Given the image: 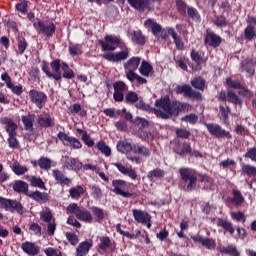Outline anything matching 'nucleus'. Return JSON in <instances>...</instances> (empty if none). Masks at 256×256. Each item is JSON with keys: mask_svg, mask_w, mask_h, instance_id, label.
Here are the masks:
<instances>
[{"mask_svg": "<svg viewBox=\"0 0 256 256\" xmlns=\"http://www.w3.org/2000/svg\"><path fill=\"white\" fill-rule=\"evenodd\" d=\"M21 249L26 253V255L35 256L39 255V246L35 245L33 242H23L21 244Z\"/></svg>", "mask_w": 256, "mask_h": 256, "instance_id": "bb28decb", "label": "nucleus"}, {"mask_svg": "<svg viewBox=\"0 0 256 256\" xmlns=\"http://www.w3.org/2000/svg\"><path fill=\"white\" fill-rule=\"evenodd\" d=\"M92 213L95 215L96 221H98V223H101L103 219H105V212L99 207H92Z\"/></svg>", "mask_w": 256, "mask_h": 256, "instance_id": "0e129e2a", "label": "nucleus"}, {"mask_svg": "<svg viewBox=\"0 0 256 256\" xmlns=\"http://www.w3.org/2000/svg\"><path fill=\"white\" fill-rule=\"evenodd\" d=\"M180 121L184 123H190V125H196L197 121H199V116L195 113H191L188 115L183 116Z\"/></svg>", "mask_w": 256, "mask_h": 256, "instance_id": "13d9d810", "label": "nucleus"}, {"mask_svg": "<svg viewBox=\"0 0 256 256\" xmlns=\"http://www.w3.org/2000/svg\"><path fill=\"white\" fill-rule=\"evenodd\" d=\"M175 93L176 95H183L186 99H192V101H203V94L194 90L189 84L176 86Z\"/></svg>", "mask_w": 256, "mask_h": 256, "instance_id": "423d86ee", "label": "nucleus"}, {"mask_svg": "<svg viewBox=\"0 0 256 256\" xmlns=\"http://www.w3.org/2000/svg\"><path fill=\"white\" fill-rule=\"evenodd\" d=\"M232 198L230 199V203H233L236 207H241L243 203L245 202V197H243V194H241V191L238 189H233L232 190Z\"/></svg>", "mask_w": 256, "mask_h": 256, "instance_id": "72a5a7b5", "label": "nucleus"}, {"mask_svg": "<svg viewBox=\"0 0 256 256\" xmlns=\"http://www.w3.org/2000/svg\"><path fill=\"white\" fill-rule=\"evenodd\" d=\"M111 165L113 167H116L119 171V173H121L122 175H127V177H130V179H133L135 181V179H137V171H135V169H133L132 167H127L125 165H123V163L121 162H113L111 163Z\"/></svg>", "mask_w": 256, "mask_h": 256, "instance_id": "6ab92c4d", "label": "nucleus"}, {"mask_svg": "<svg viewBox=\"0 0 256 256\" xmlns=\"http://www.w3.org/2000/svg\"><path fill=\"white\" fill-rule=\"evenodd\" d=\"M191 109H193V106L191 104L181 102L179 100H174L165 112H161V119H171V117H179L180 113H185V111H191Z\"/></svg>", "mask_w": 256, "mask_h": 256, "instance_id": "39448f33", "label": "nucleus"}, {"mask_svg": "<svg viewBox=\"0 0 256 256\" xmlns=\"http://www.w3.org/2000/svg\"><path fill=\"white\" fill-rule=\"evenodd\" d=\"M93 247V240H85L81 242L78 247L76 248V255L75 256H87L89 255V251Z\"/></svg>", "mask_w": 256, "mask_h": 256, "instance_id": "393cba45", "label": "nucleus"}, {"mask_svg": "<svg viewBox=\"0 0 256 256\" xmlns=\"http://www.w3.org/2000/svg\"><path fill=\"white\" fill-rule=\"evenodd\" d=\"M140 64L141 58L132 57L124 64V69L125 71H136V69H139Z\"/></svg>", "mask_w": 256, "mask_h": 256, "instance_id": "f704fd0d", "label": "nucleus"}, {"mask_svg": "<svg viewBox=\"0 0 256 256\" xmlns=\"http://www.w3.org/2000/svg\"><path fill=\"white\" fill-rule=\"evenodd\" d=\"M40 219L41 221H43V223H51V221H53V212L51 211V209L46 208L45 210H43L42 212H40Z\"/></svg>", "mask_w": 256, "mask_h": 256, "instance_id": "603ef678", "label": "nucleus"}, {"mask_svg": "<svg viewBox=\"0 0 256 256\" xmlns=\"http://www.w3.org/2000/svg\"><path fill=\"white\" fill-rule=\"evenodd\" d=\"M205 127L216 139H233V135L230 131L225 130L221 125L217 123H206Z\"/></svg>", "mask_w": 256, "mask_h": 256, "instance_id": "0eeeda50", "label": "nucleus"}, {"mask_svg": "<svg viewBox=\"0 0 256 256\" xmlns=\"http://www.w3.org/2000/svg\"><path fill=\"white\" fill-rule=\"evenodd\" d=\"M144 27H146V29H150L154 37H159V33H161V25L152 21L151 19H147L144 22Z\"/></svg>", "mask_w": 256, "mask_h": 256, "instance_id": "7c9ffc66", "label": "nucleus"}, {"mask_svg": "<svg viewBox=\"0 0 256 256\" xmlns=\"http://www.w3.org/2000/svg\"><path fill=\"white\" fill-rule=\"evenodd\" d=\"M117 151H119V153H130V151H133V146L131 145V143L127 142V141H118L117 145H116Z\"/></svg>", "mask_w": 256, "mask_h": 256, "instance_id": "37998d69", "label": "nucleus"}, {"mask_svg": "<svg viewBox=\"0 0 256 256\" xmlns=\"http://www.w3.org/2000/svg\"><path fill=\"white\" fill-rule=\"evenodd\" d=\"M180 184L179 187L183 191L191 192L197 187V174L191 168H180Z\"/></svg>", "mask_w": 256, "mask_h": 256, "instance_id": "20e7f679", "label": "nucleus"}, {"mask_svg": "<svg viewBox=\"0 0 256 256\" xmlns=\"http://www.w3.org/2000/svg\"><path fill=\"white\" fill-rule=\"evenodd\" d=\"M99 244L97 245L99 253L103 251L104 253H107V249H111L113 246V243H111V238L109 236H102L99 238Z\"/></svg>", "mask_w": 256, "mask_h": 256, "instance_id": "2f4dec72", "label": "nucleus"}, {"mask_svg": "<svg viewBox=\"0 0 256 256\" xmlns=\"http://www.w3.org/2000/svg\"><path fill=\"white\" fill-rule=\"evenodd\" d=\"M192 241L194 243H201L202 247H206V249H215L217 247V243L213 238H203L202 236H191Z\"/></svg>", "mask_w": 256, "mask_h": 256, "instance_id": "b1692460", "label": "nucleus"}, {"mask_svg": "<svg viewBox=\"0 0 256 256\" xmlns=\"http://www.w3.org/2000/svg\"><path fill=\"white\" fill-rule=\"evenodd\" d=\"M141 75H144V77H149V73L153 71V67L149 62L143 60L139 69Z\"/></svg>", "mask_w": 256, "mask_h": 256, "instance_id": "5fc2aeb1", "label": "nucleus"}, {"mask_svg": "<svg viewBox=\"0 0 256 256\" xmlns=\"http://www.w3.org/2000/svg\"><path fill=\"white\" fill-rule=\"evenodd\" d=\"M229 115H231V107H229L228 105L226 106L220 105L219 119L220 121H222L223 125H225L226 127H229V125H231V122H229Z\"/></svg>", "mask_w": 256, "mask_h": 256, "instance_id": "a878e982", "label": "nucleus"}, {"mask_svg": "<svg viewBox=\"0 0 256 256\" xmlns=\"http://www.w3.org/2000/svg\"><path fill=\"white\" fill-rule=\"evenodd\" d=\"M190 83L197 91H205V87H207V81L201 76L195 77Z\"/></svg>", "mask_w": 256, "mask_h": 256, "instance_id": "c9c22d12", "label": "nucleus"}, {"mask_svg": "<svg viewBox=\"0 0 256 256\" xmlns=\"http://www.w3.org/2000/svg\"><path fill=\"white\" fill-rule=\"evenodd\" d=\"M33 27L39 35H45V37H48V39H51V37L55 35V31L57 29V26H55V23H51L50 25H45V22L39 19L33 23Z\"/></svg>", "mask_w": 256, "mask_h": 256, "instance_id": "6e6552de", "label": "nucleus"}, {"mask_svg": "<svg viewBox=\"0 0 256 256\" xmlns=\"http://www.w3.org/2000/svg\"><path fill=\"white\" fill-rule=\"evenodd\" d=\"M98 43L102 51H110L102 55L103 59L106 61H109L110 63H121L129 59V48L125 46V42L121 40V36L107 34L104 37V40H99ZM118 47L123 50L113 52Z\"/></svg>", "mask_w": 256, "mask_h": 256, "instance_id": "f257e3e1", "label": "nucleus"}, {"mask_svg": "<svg viewBox=\"0 0 256 256\" xmlns=\"http://www.w3.org/2000/svg\"><path fill=\"white\" fill-rule=\"evenodd\" d=\"M57 137L65 147H71V149H81L83 147V144L79 139L73 136H68L67 133L63 131L58 132Z\"/></svg>", "mask_w": 256, "mask_h": 256, "instance_id": "f8f14e48", "label": "nucleus"}, {"mask_svg": "<svg viewBox=\"0 0 256 256\" xmlns=\"http://www.w3.org/2000/svg\"><path fill=\"white\" fill-rule=\"evenodd\" d=\"M28 197L33 199V201H36V203H47V201H49V194L39 190L30 192Z\"/></svg>", "mask_w": 256, "mask_h": 256, "instance_id": "c85d7f7f", "label": "nucleus"}, {"mask_svg": "<svg viewBox=\"0 0 256 256\" xmlns=\"http://www.w3.org/2000/svg\"><path fill=\"white\" fill-rule=\"evenodd\" d=\"M52 177L56 181L58 185H61L62 187H65V185L69 186L70 183H73L71 178L65 176V173L59 169L52 170Z\"/></svg>", "mask_w": 256, "mask_h": 256, "instance_id": "412c9836", "label": "nucleus"}, {"mask_svg": "<svg viewBox=\"0 0 256 256\" xmlns=\"http://www.w3.org/2000/svg\"><path fill=\"white\" fill-rule=\"evenodd\" d=\"M132 41L136 43V45H145L147 43V39L143 36L141 31H134L132 34Z\"/></svg>", "mask_w": 256, "mask_h": 256, "instance_id": "c03bdc74", "label": "nucleus"}, {"mask_svg": "<svg viewBox=\"0 0 256 256\" xmlns=\"http://www.w3.org/2000/svg\"><path fill=\"white\" fill-rule=\"evenodd\" d=\"M187 14L192 21H201V15L199 14V11L196 10L195 7H188L187 8Z\"/></svg>", "mask_w": 256, "mask_h": 256, "instance_id": "e2e57ef3", "label": "nucleus"}, {"mask_svg": "<svg viewBox=\"0 0 256 256\" xmlns=\"http://www.w3.org/2000/svg\"><path fill=\"white\" fill-rule=\"evenodd\" d=\"M161 35H162V39H167V35H170V37H172V39L176 45V49L178 51H185V44L183 43V38H181V36H179V34H177L175 29H173V28L162 29Z\"/></svg>", "mask_w": 256, "mask_h": 256, "instance_id": "4468645a", "label": "nucleus"}, {"mask_svg": "<svg viewBox=\"0 0 256 256\" xmlns=\"http://www.w3.org/2000/svg\"><path fill=\"white\" fill-rule=\"evenodd\" d=\"M113 99L116 103H121L125 99V95L123 94L124 91H127V84L123 81H116L113 83Z\"/></svg>", "mask_w": 256, "mask_h": 256, "instance_id": "a211bd4d", "label": "nucleus"}, {"mask_svg": "<svg viewBox=\"0 0 256 256\" xmlns=\"http://www.w3.org/2000/svg\"><path fill=\"white\" fill-rule=\"evenodd\" d=\"M97 149L105 155V157H111V148L105 143V141L101 140L96 144Z\"/></svg>", "mask_w": 256, "mask_h": 256, "instance_id": "8fccbe9b", "label": "nucleus"}, {"mask_svg": "<svg viewBox=\"0 0 256 256\" xmlns=\"http://www.w3.org/2000/svg\"><path fill=\"white\" fill-rule=\"evenodd\" d=\"M219 253L221 255H231V256H239L240 253L237 250V247L233 245H228L227 247H220L218 248Z\"/></svg>", "mask_w": 256, "mask_h": 256, "instance_id": "a19ab883", "label": "nucleus"}, {"mask_svg": "<svg viewBox=\"0 0 256 256\" xmlns=\"http://www.w3.org/2000/svg\"><path fill=\"white\" fill-rule=\"evenodd\" d=\"M112 187L111 189L112 193H115L116 195H120V197H124L125 199H130L135 194L125 191L127 189V181L121 180V179H115L112 181Z\"/></svg>", "mask_w": 256, "mask_h": 256, "instance_id": "9d476101", "label": "nucleus"}, {"mask_svg": "<svg viewBox=\"0 0 256 256\" xmlns=\"http://www.w3.org/2000/svg\"><path fill=\"white\" fill-rule=\"evenodd\" d=\"M46 256H63L61 250H57L53 247H48L44 250Z\"/></svg>", "mask_w": 256, "mask_h": 256, "instance_id": "774afa93", "label": "nucleus"}, {"mask_svg": "<svg viewBox=\"0 0 256 256\" xmlns=\"http://www.w3.org/2000/svg\"><path fill=\"white\" fill-rule=\"evenodd\" d=\"M76 218L79 221H84L85 223H93V215L88 210H83L80 208L79 212L76 214Z\"/></svg>", "mask_w": 256, "mask_h": 256, "instance_id": "e433bc0d", "label": "nucleus"}, {"mask_svg": "<svg viewBox=\"0 0 256 256\" xmlns=\"http://www.w3.org/2000/svg\"><path fill=\"white\" fill-rule=\"evenodd\" d=\"M25 131H34L33 125L35 123V114L23 115L21 117Z\"/></svg>", "mask_w": 256, "mask_h": 256, "instance_id": "c756f323", "label": "nucleus"}, {"mask_svg": "<svg viewBox=\"0 0 256 256\" xmlns=\"http://www.w3.org/2000/svg\"><path fill=\"white\" fill-rule=\"evenodd\" d=\"M7 143L10 149H19V140H17V132L8 134Z\"/></svg>", "mask_w": 256, "mask_h": 256, "instance_id": "09e8293b", "label": "nucleus"}, {"mask_svg": "<svg viewBox=\"0 0 256 256\" xmlns=\"http://www.w3.org/2000/svg\"><path fill=\"white\" fill-rule=\"evenodd\" d=\"M242 175H247L248 177H256V167L249 164H244L242 166Z\"/></svg>", "mask_w": 256, "mask_h": 256, "instance_id": "6e6d98bb", "label": "nucleus"}, {"mask_svg": "<svg viewBox=\"0 0 256 256\" xmlns=\"http://www.w3.org/2000/svg\"><path fill=\"white\" fill-rule=\"evenodd\" d=\"M81 47H82L81 44L70 43L69 47H68L69 54L72 57H77L79 55H82L83 54V50H81Z\"/></svg>", "mask_w": 256, "mask_h": 256, "instance_id": "3c124183", "label": "nucleus"}, {"mask_svg": "<svg viewBox=\"0 0 256 256\" xmlns=\"http://www.w3.org/2000/svg\"><path fill=\"white\" fill-rule=\"evenodd\" d=\"M0 207L5 209V211H10L11 213L16 211L19 215H23V205L17 200L0 197Z\"/></svg>", "mask_w": 256, "mask_h": 256, "instance_id": "9b49d317", "label": "nucleus"}, {"mask_svg": "<svg viewBox=\"0 0 256 256\" xmlns=\"http://www.w3.org/2000/svg\"><path fill=\"white\" fill-rule=\"evenodd\" d=\"M244 37L248 41H253L256 37L255 26L253 24L248 25L244 30Z\"/></svg>", "mask_w": 256, "mask_h": 256, "instance_id": "864d4df0", "label": "nucleus"}, {"mask_svg": "<svg viewBox=\"0 0 256 256\" xmlns=\"http://www.w3.org/2000/svg\"><path fill=\"white\" fill-rule=\"evenodd\" d=\"M29 182L31 187H38V189H44V191H47V188L45 187V182H43V179H41V177L32 176Z\"/></svg>", "mask_w": 256, "mask_h": 256, "instance_id": "a18cd8bd", "label": "nucleus"}, {"mask_svg": "<svg viewBox=\"0 0 256 256\" xmlns=\"http://www.w3.org/2000/svg\"><path fill=\"white\" fill-rule=\"evenodd\" d=\"M175 134L177 139H189V137H191V131L185 128H177Z\"/></svg>", "mask_w": 256, "mask_h": 256, "instance_id": "680f3d73", "label": "nucleus"}, {"mask_svg": "<svg viewBox=\"0 0 256 256\" xmlns=\"http://www.w3.org/2000/svg\"><path fill=\"white\" fill-rule=\"evenodd\" d=\"M217 100L222 103H233L234 105H243V101L239 99V96L233 90H222L218 93Z\"/></svg>", "mask_w": 256, "mask_h": 256, "instance_id": "ddd939ff", "label": "nucleus"}, {"mask_svg": "<svg viewBox=\"0 0 256 256\" xmlns=\"http://www.w3.org/2000/svg\"><path fill=\"white\" fill-rule=\"evenodd\" d=\"M116 231L120 235H123V237H127V239H137L141 235L140 230H138L136 234H131L127 231H124L123 229H121V224L116 225Z\"/></svg>", "mask_w": 256, "mask_h": 256, "instance_id": "de8ad7c7", "label": "nucleus"}, {"mask_svg": "<svg viewBox=\"0 0 256 256\" xmlns=\"http://www.w3.org/2000/svg\"><path fill=\"white\" fill-rule=\"evenodd\" d=\"M91 189V197H93V199L96 200H101L103 199V190L101 189V187H99V185L94 184L90 186Z\"/></svg>", "mask_w": 256, "mask_h": 256, "instance_id": "49530a36", "label": "nucleus"}, {"mask_svg": "<svg viewBox=\"0 0 256 256\" xmlns=\"http://www.w3.org/2000/svg\"><path fill=\"white\" fill-rule=\"evenodd\" d=\"M216 225H217V227H222V229H224L225 233H229V235H231V237H233V235H235V228L233 227V223H231L229 220L223 219V218H218Z\"/></svg>", "mask_w": 256, "mask_h": 256, "instance_id": "cd10ccee", "label": "nucleus"}, {"mask_svg": "<svg viewBox=\"0 0 256 256\" xmlns=\"http://www.w3.org/2000/svg\"><path fill=\"white\" fill-rule=\"evenodd\" d=\"M27 47H29V44L27 43L25 37H18L16 55H24Z\"/></svg>", "mask_w": 256, "mask_h": 256, "instance_id": "ea45409f", "label": "nucleus"}, {"mask_svg": "<svg viewBox=\"0 0 256 256\" xmlns=\"http://www.w3.org/2000/svg\"><path fill=\"white\" fill-rule=\"evenodd\" d=\"M155 106L158 108L151 107V105L145 103L143 99L138 100L135 104L136 109L144 111L145 113H151L152 115H156L158 119H161V99L156 100Z\"/></svg>", "mask_w": 256, "mask_h": 256, "instance_id": "1a4fd4ad", "label": "nucleus"}, {"mask_svg": "<svg viewBox=\"0 0 256 256\" xmlns=\"http://www.w3.org/2000/svg\"><path fill=\"white\" fill-rule=\"evenodd\" d=\"M245 159H251L256 163V147H252L247 150V152L244 155Z\"/></svg>", "mask_w": 256, "mask_h": 256, "instance_id": "338daca9", "label": "nucleus"}, {"mask_svg": "<svg viewBox=\"0 0 256 256\" xmlns=\"http://www.w3.org/2000/svg\"><path fill=\"white\" fill-rule=\"evenodd\" d=\"M64 169H68V171H81L83 169V162H80L78 158H69L66 157V159L63 162Z\"/></svg>", "mask_w": 256, "mask_h": 256, "instance_id": "aec40b11", "label": "nucleus"}, {"mask_svg": "<svg viewBox=\"0 0 256 256\" xmlns=\"http://www.w3.org/2000/svg\"><path fill=\"white\" fill-rule=\"evenodd\" d=\"M227 18L225 17V15L221 14L216 16V19L214 21V25H216V27H227Z\"/></svg>", "mask_w": 256, "mask_h": 256, "instance_id": "69168bd1", "label": "nucleus"}, {"mask_svg": "<svg viewBox=\"0 0 256 256\" xmlns=\"http://www.w3.org/2000/svg\"><path fill=\"white\" fill-rule=\"evenodd\" d=\"M84 193L85 189L81 185H77L76 187H72L69 189V195L71 199H80Z\"/></svg>", "mask_w": 256, "mask_h": 256, "instance_id": "79ce46f5", "label": "nucleus"}, {"mask_svg": "<svg viewBox=\"0 0 256 256\" xmlns=\"http://www.w3.org/2000/svg\"><path fill=\"white\" fill-rule=\"evenodd\" d=\"M50 67L53 72L49 69V63L45 60L41 63V69L45 73L48 79H54L58 83L65 79L66 81H71L75 77V71L71 69L69 63L56 58L50 62Z\"/></svg>", "mask_w": 256, "mask_h": 256, "instance_id": "f03ea898", "label": "nucleus"}, {"mask_svg": "<svg viewBox=\"0 0 256 256\" xmlns=\"http://www.w3.org/2000/svg\"><path fill=\"white\" fill-rule=\"evenodd\" d=\"M139 100V95L133 91H128L124 97V102L126 105H137Z\"/></svg>", "mask_w": 256, "mask_h": 256, "instance_id": "58836bf2", "label": "nucleus"}, {"mask_svg": "<svg viewBox=\"0 0 256 256\" xmlns=\"http://www.w3.org/2000/svg\"><path fill=\"white\" fill-rule=\"evenodd\" d=\"M132 215L136 223L146 225L148 229L151 228V214L144 210L133 209Z\"/></svg>", "mask_w": 256, "mask_h": 256, "instance_id": "dca6fc26", "label": "nucleus"}, {"mask_svg": "<svg viewBox=\"0 0 256 256\" xmlns=\"http://www.w3.org/2000/svg\"><path fill=\"white\" fill-rule=\"evenodd\" d=\"M12 189L14 193H18L19 195H26V197H29L31 194V191H29V184L23 180L14 181Z\"/></svg>", "mask_w": 256, "mask_h": 256, "instance_id": "4be33fe9", "label": "nucleus"}, {"mask_svg": "<svg viewBox=\"0 0 256 256\" xmlns=\"http://www.w3.org/2000/svg\"><path fill=\"white\" fill-rule=\"evenodd\" d=\"M223 43V38L221 36L215 34V32L211 30H207L204 39V45L206 47H212L213 49H217Z\"/></svg>", "mask_w": 256, "mask_h": 256, "instance_id": "f3484780", "label": "nucleus"}, {"mask_svg": "<svg viewBox=\"0 0 256 256\" xmlns=\"http://www.w3.org/2000/svg\"><path fill=\"white\" fill-rule=\"evenodd\" d=\"M29 97L32 103H34L38 109H43L47 103V94H45V92L32 89L29 91Z\"/></svg>", "mask_w": 256, "mask_h": 256, "instance_id": "2eb2a0df", "label": "nucleus"}, {"mask_svg": "<svg viewBox=\"0 0 256 256\" xmlns=\"http://www.w3.org/2000/svg\"><path fill=\"white\" fill-rule=\"evenodd\" d=\"M37 122L38 125L42 127V129H49V127H55V123L53 122V118H51V116H39Z\"/></svg>", "mask_w": 256, "mask_h": 256, "instance_id": "4c0bfd02", "label": "nucleus"}, {"mask_svg": "<svg viewBox=\"0 0 256 256\" xmlns=\"http://www.w3.org/2000/svg\"><path fill=\"white\" fill-rule=\"evenodd\" d=\"M0 125L5 126L4 129L8 135L11 133H17V129H19V125L15 123V120L7 116L0 118Z\"/></svg>", "mask_w": 256, "mask_h": 256, "instance_id": "5701e85b", "label": "nucleus"}, {"mask_svg": "<svg viewBox=\"0 0 256 256\" xmlns=\"http://www.w3.org/2000/svg\"><path fill=\"white\" fill-rule=\"evenodd\" d=\"M129 5L137 11L143 12L149 7V0H127Z\"/></svg>", "mask_w": 256, "mask_h": 256, "instance_id": "473e14b6", "label": "nucleus"}, {"mask_svg": "<svg viewBox=\"0 0 256 256\" xmlns=\"http://www.w3.org/2000/svg\"><path fill=\"white\" fill-rule=\"evenodd\" d=\"M189 7H187V3H185V1L183 0H176V9L178 11V13L180 15H182V17H185V15H187V9Z\"/></svg>", "mask_w": 256, "mask_h": 256, "instance_id": "bf43d9fd", "label": "nucleus"}, {"mask_svg": "<svg viewBox=\"0 0 256 256\" xmlns=\"http://www.w3.org/2000/svg\"><path fill=\"white\" fill-rule=\"evenodd\" d=\"M147 178L152 183H155L156 181H159V179H161V169L151 170L150 172H148Z\"/></svg>", "mask_w": 256, "mask_h": 256, "instance_id": "052dcab7", "label": "nucleus"}, {"mask_svg": "<svg viewBox=\"0 0 256 256\" xmlns=\"http://www.w3.org/2000/svg\"><path fill=\"white\" fill-rule=\"evenodd\" d=\"M149 127V120L141 117H136L134 121H132V129L138 133L140 139L144 141H153V139H157L159 133L155 130L145 131Z\"/></svg>", "mask_w": 256, "mask_h": 256, "instance_id": "7ed1b4c3", "label": "nucleus"}, {"mask_svg": "<svg viewBox=\"0 0 256 256\" xmlns=\"http://www.w3.org/2000/svg\"><path fill=\"white\" fill-rule=\"evenodd\" d=\"M38 167L43 171H49V169H51V159L47 157H40L38 160Z\"/></svg>", "mask_w": 256, "mask_h": 256, "instance_id": "4d7b16f0", "label": "nucleus"}]
</instances>
